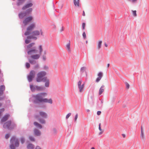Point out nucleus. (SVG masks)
<instances>
[{
    "label": "nucleus",
    "mask_w": 149,
    "mask_h": 149,
    "mask_svg": "<svg viewBox=\"0 0 149 149\" xmlns=\"http://www.w3.org/2000/svg\"><path fill=\"white\" fill-rule=\"evenodd\" d=\"M88 42V41L86 40V43L87 44Z\"/></svg>",
    "instance_id": "052dcab7"
},
{
    "label": "nucleus",
    "mask_w": 149,
    "mask_h": 149,
    "mask_svg": "<svg viewBox=\"0 0 149 149\" xmlns=\"http://www.w3.org/2000/svg\"><path fill=\"white\" fill-rule=\"evenodd\" d=\"M1 69H0V74H1Z\"/></svg>",
    "instance_id": "0e129e2a"
},
{
    "label": "nucleus",
    "mask_w": 149,
    "mask_h": 149,
    "mask_svg": "<svg viewBox=\"0 0 149 149\" xmlns=\"http://www.w3.org/2000/svg\"><path fill=\"white\" fill-rule=\"evenodd\" d=\"M82 81L81 79L80 80L78 83V86L79 88V92H82L83 91V89L84 86V83L81 84Z\"/></svg>",
    "instance_id": "9d476101"
},
{
    "label": "nucleus",
    "mask_w": 149,
    "mask_h": 149,
    "mask_svg": "<svg viewBox=\"0 0 149 149\" xmlns=\"http://www.w3.org/2000/svg\"><path fill=\"white\" fill-rule=\"evenodd\" d=\"M46 74L45 71H41L38 73L37 75L36 81L37 82H41L44 79H46V77H43Z\"/></svg>",
    "instance_id": "39448f33"
},
{
    "label": "nucleus",
    "mask_w": 149,
    "mask_h": 149,
    "mask_svg": "<svg viewBox=\"0 0 149 149\" xmlns=\"http://www.w3.org/2000/svg\"><path fill=\"white\" fill-rule=\"evenodd\" d=\"M1 105H2L1 103H0V107H1Z\"/></svg>",
    "instance_id": "e2e57ef3"
},
{
    "label": "nucleus",
    "mask_w": 149,
    "mask_h": 149,
    "mask_svg": "<svg viewBox=\"0 0 149 149\" xmlns=\"http://www.w3.org/2000/svg\"><path fill=\"white\" fill-rule=\"evenodd\" d=\"M53 131L54 133H56V130L55 129H53Z\"/></svg>",
    "instance_id": "864d4df0"
},
{
    "label": "nucleus",
    "mask_w": 149,
    "mask_h": 149,
    "mask_svg": "<svg viewBox=\"0 0 149 149\" xmlns=\"http://www.w3.org/2000/svg\"><path fill=\"white\" fill-rule=\"evenodd\" d=\"M91 149H95V148L93 147L91 148Z\"/></svg>",
    "instance_id": "bf43d9fd"
},
{
    "label": "nucleus",
    "mask_w": 149,
    "mask_h": 149,
    "mask_svg": "<svg viewBox=\"0 0 149 149\" xmlns=\"http://www.w3.org/2000/svg\"><path fill=\"white\" fill-rule=\"evenodd\" d=\"M32 8H30L27 10L25 12L27 13V15H28L30 13H31L32 12Z\"/></svg>",
    "instance_id": "bb28decb"
},
{
    "label": "nucleus",
    "mask_w": 149,
    "mask_h": 149,
    "mask_svg": "<svg viewBox=\"0 0 149 149\" xmlns=\"http://www.w3.org/2000/svg\"><path fill=\"white\" fill-rule=\"evenodd\" d=\"M33 19L32 16H29L24 18L23 21V23L24 25L26 26L33 20Z\"/></svg>",
    "instance_id": "6e6552de"
},
{
    "label": "nucleus",
    "mask_w": 149,
    "mask_h": 149,
    "mask_svg": "<svg viewBox=\"0 0 149 149\" xmlns=\"http://www.w3.org/2000/svg\"><path fill=\"white\" fill-rule=\"evenodd\" d=\"M74 5L76 6H79V0H74Z\"/></svg>",
    "instance_id": "aec40b11"
},
{
    "label": "nucleus",
    "mask_w": 149,
    "mask_h": 149,
    "mask_svg": "<svg viewBox=\"0 0 149 149\" xmlns=\"http://www.w3.org/2000/svg\"><path fill=\"white\" fill-rule=\"evenodd\" d=\"M11 144L10 147L11 149H15V147H18L19 145L18 140L15 136H13L10 141Z\"/></svg>",
    "instance_id": "20e7f679"
},
{
    "label": "nucleus",
    "mask_w": 149,
    "mask_h": 149,
    "mask_svg": "<svg viewBox=\"0 0 149 149\" xmlns=\"http://www.w3.org/2000/svg\"><path fill=\"white\" fill-rule=\"evenodd\" d=\"M29 139L30 140L32 141H35L34 139L31 136H30L29 137Z\"/></svg>",
    "instance_id": "58836bf2"
},
{
    "label": "nucleus",
    "mask_w": 149,
    "mask_h": 149,
    "mask_svg": "<svg viewBox=\"0 0 149 149\" xmlns=\"http://www.w3.org/2000/svg\"><path fill=\"white\" fill-rule=\"evenodd\" d=\"M26 68H28L30 67V64L28 63H26Z\"/></svg>",
    "instance_id": "72a5a7b5"
},
{
    "label": "nucleus",
    "mask_w": 149,
    "mask_h": 149,
    "mask_svg": "<svg viewBox=\"0 0 149 149\" xmlns=\"http://www.w3.org/2000/svg\"><path fill=\"white\" fill-rule=\"evenodd\" d=\"M82 35L84 39H85L86 38V36L85 32H84L83 33Z\"/></svg>",
    "instance_id": "e433bc0d"
},
{
    "label": "nucleus",
    "mask_w": 149,
    "mask_h": 149,
    "mask_svg": "<svg viewBox=\"0 0 149 149\" xmlns=\"http://www.w3.org/2000/svg\"><path fill=\"white\" fill-rule=\"evenodd\" d=\"M109 64H107V67H108V68L109 67Z\"/></svg>",
    "instance_id": "13d9d810"
},
{
    "label": "nucleus",
    "mask_w": 149,
    "mask_h": 149,
    "mask_svg": "<svg viewBox=\"0 0 149 149\" xmlns=\"http://www.w3.org/2000/svg\"><path fill=\"white\" fill-rule=\"evenodd\" d=\"M27 15V13L25 12H21L19 14V16L20 18L22 19L26 16Z\"/></svg>",
    "instance_id": "f8f14e48"
},
{
    "label": "nucleus",
    "mask_w": 149,
    "mask_h": 149,
    "mask_svg": "<svg viewBox=\"0 0 149 149\" xmlns=\"http://www.w3.org/2000/svg\"><path fill=\"white\" fill-rule=\"evenodd\" d=\"M20 141H21L22 143L23 144L24 143L25 140L24 138H22L20 139Z\"/></svg>",
    "instance_id": "f704fd0d"
},
{
    "label": "nucleus",
    "mask_w": 149,
    "mask_h": 149,
    "mask_svg": "<svg viewBox=\"0 0 149 149\" xmlns=\"http://www.w3.org/2000/svg\"><path fill=\"white\" fill-rule=\"evenodd\" d=\"M3 92L2 91H0V96L2 95L3 94Z\"/></svg>",
    "instance_id": "8fccbe9b"
},
{
    "label": "nucleus",
    "mask_w": 149,
    "mask_h": 149,
    "mask_svg": "<svg viewBox=\"0 0 149 149\" xmlns=\"http://www.w3.org/2000/svg\"><path fill=\"white\" fill-rule=\"evenodd\" d=\"M44 80L45 81V86L46 87H48L49 86V81L48 79H47L46 78V79H44Z\"/></svg>",
    "instance_id": "b1692460"
},
{
    "label": "nucleus",
    "mask_w": 149,
    "mask_h": 149,
    "mask_svg": "<svg viewBox=\"0 0 149 149\" xmlns=\"http://www.w3.org/2000/svg\"><path fill=\"white\" fill-rule=\"evenodd\" d=\"M39 115L42 118H46L47 117V115L46 113L42 111H40Z\"/></svg>",
    "instance_id": "4468645a"
},
{
    "label": "nucleus",
    "mask_w": 149,
    "mask_h": 149,
    "mask_svg": "<svg viewBox=\"0 0 149 149\" xmlns=\"http://www.w3.org/2000/svg\"><path fill=\"white\" fill-rule=\"evenodd\" d=\"M101 131V132H100L99 134V135H100L103 132V131Z\"/></svg>",
    "instance_id": "3c124183"
},
{
    "label": "nucleus",
    "mask_w": 149,
    "mask_h": 149,
    "mask_svg": "<svg viewBox=\"0 0 149 149\" xmlns=\"http://www.w3.org/2000/svg\"><path fill=\"white\" fill-rule=\"evenodd\" d=\"M125 84L126 85V88L127 89H129V88L130 86V85L128 83L126 82L125 83Z\"/></svg>",
    "instance_id": "473e14b6"
},
{
    "label": "nucleus",
    "mask_w": 149,
    "mask_h": 149,
    "mask_svg": "<svg viewBox=\"0 0 149 149\" xmlns=\"http://www.w3.org/2000/svg\"><path fill=\"white\" fill-rule=\"evenodd\" d=\"M5 98V96H3L1 97H0V100H2L3 99H4Z\"/></svg>",
    "instance_id": "a18cd8bd"
},
{
    "label": "nucleus",
    "mask_w": 149,
    "mask_h": 149,
    "mask_svg": "<svg viewBox=\"0 0 149 149\" xmlns=\"http://www.w3.org/2000/svg\"><path fill=\"white\" fill-rule=\"evenodd\" d=\"M103 76L102 73L100 72L98 74V77L97 78L96 80V81L97 82H98L101 79Z\"/></svg>",
    "instance_id": "ddd939ff"
},
{
    "label": "nucleus",
    "mask_w": 149,
    "mask_h": 149,
    "mask_svg": "<svg viewBox=\"0 0 149 149\" xmlns=\"http://www.w3.org/2000/svg\"><path fill=\"white\" fill-rule=\"evenodd\" d=\"M34 134L35 135L38 136L41 134L40 132L37 129H35L34 130Z\"/></svg>",
    "instance_id": "a211bd4d"
},
{
    "label": "nucleus",
    "mask_w": 149,
    "mask_h": 149,
    "mask_svg": "<svg viewBox=\"0 0 149 149\" xmlns=\"http://www.w3.org/2000/svg\"><path fill=\"white\" fill-rule=\"evenodd\" d=\"M104 45L106 47H108V45L106 43H104Z\"/></svg>",
    "instance_id": "5fc2aeb1"
},
{
    "label": "nucleus",
    "mask_w": 149,
    "mask_h": 149,
    "mask_svg": "<svg viewBox=\"0 0 149 149\" xmlns=\"http://www.w3.org/2000/svg\"><path fill=\"white\" fill-rule=\"evenodd\" d=\"M36 25L35 23H32L29 26L26 28V31L24 33L25 36H29L25 40L26 44L29 43L31 41L29 39H33L36 40L37 36H39L40 34V32L38 30H35L32 31L35 28Z\"/></svg>",
    "instance_id": "f257e3e1"
},
{
    "label": "nucleus",
    "mask_w": 149,
    "mask_h": 149,
    "mask_svg": "<svg viewBox=\"0 0 149 149\" xmlns=\"http://www.w3.org/2000/svg\"><path fill=\"white\" fill-rule=\"evenodd\" d=\"M35 74L36 72L34 71L31 70L29 74L27 77L28 80L29 82L32 81L33 79L35 76Z\"/></svg>",
    "instance_id": "1a4fd4ad"
},
{
    "label": "nucleus",
    "mask_w": 149,
    "mask_h": 149,
    "mask_svg": "<svg viewBox=\"0 0 149 149\" xmlns=\"http://www.w3.org/2000/svg\"><path fill=\"white\" fill-rule=\"evenodd\" d=\"M70 42H69V43L68 44L66 45V48L68 50L69 52L70 51Z\"/></svg>",
    "instance_id": "a878e982"
},
{
    "label": "nucleus",
    "mask_w": 149,
    "mask_h": 149,
    "mask_svg": "<svg viewBox=\"0 0 149 149\" xmlns=\"http://www.w3.org/2000/svg\"><path fill=\"white\" fill-rule=\"evenodd\" d=\"M86 69V68L85 67H82L80 69L81 72L82 73L85 71Z\"/></svg>",
    "instance_id": "c756f323"
},
{
    "label": "nucleus",
    "mask_w": 149,
    "mask_h": 149,
    "mask_svg": "<svg viewBox=\"0 0 149 149\" xmlns=\"http://www.w3.org/2000/svg\"><path fill=\"white\" fill-rule=\"evenodd\" d=\"M30 87L31 91L32 92H34L35 91H40L44 90V88L42 86H34L32 85H30Z\"/></svg>",
    "instance_id": "423d86ee"
},
{
    "label": "nucleus",
    "mask_w": 149,
    "mask_h": 149,
    "mask_svg": "<svg viewBox=\"0 0 149 149\" xmlns=\"http://www.w3.org/2000/svg\"><path fill=\"white\" fill-rule=\"evenodd\" d=\"M5 90V86L4 85H2L0 86V91H2L3 92V91Z\"/></svg>",
    "instance_id": "393cba45"
},
{
    "label": "nucleus",
    "mask_w": 149,
    "mask_h": 149,
    "mask_svg": "<svg viewBox=\"0 0 149 149\" xmlns=\"http://www.w3.org/2000/svg\"><path fill=\"white\" fill-rule=\"evenodd\" d=\"M35 118L36 119L38 120L40 123L42 124H45V120L42 118H40L38 116H35Z\"/></svg>",
    "instance_id": "9b49d317"
},
{
    "label": "nucleus",
    "mask_w": 149,
    "mask_h": 149,
    "mask_svg": "<svg viewBox=\"0 0 149 149\" xmlns=\"http://www.w3.org/2000/svg\"><path fill=\"white\" fill-rule=\"evenodd\" d=\"M15 126L16 125L15 124H11V122L10 121H8L4 123L3 126L4 128L9 129H13Z\"/></svg>",
    "instance_id": "0eeeda50"
},
{
    "label": "nucleus",
    "mask_w": 149,
    "mask_h": 149,
    "mask_svg": "<svg viewBox=\"0 0 149 149\" xmlns=\"http://www.w3.org/2000/svg\"><path fill=\"white\" fill-rule=\"evenodd\" d=\"M144 132V130L142 127L141 126V132Z\"/></svg>",
    "instance_id": "49530a36"
},
{
    "label": "nucleus",
    "mask_w": 149,
    "mask_h": 149,
    "mask_svg": "<svg viewBox=\"0 0 149 149\" xmlns=\"http://www.w3.org/2000/svg\"><path fill=\"white\" fill-rule=\"evenodd\" d=\"M34 125L37 127H38L40 129H41L42 127V125L39 124L37 122H35L34 123Z\"/></svg>",
    "instance_id": "f3484780"
},
{
    "label": "nucleus",
    "mask_w": 149,
    "mask_h": 149,
    "mask_svg": "<svg viewBox=\"0 0 149 149\" xmlns=\"http://www.w3.org/2000/svg\"><path fill=\"white\" fill-rule=\"evenodd\" d=\"M34 42L29 44L27 46V48L28 49L27 54L31 55V58L34 59H38L39 58L43 51L42 46L40 45L39 46V52L36 49L35 47H33L35 45Z\"/></svg>",
    "instance_id": "f03ea898"
},
{
    "label": "nucleus",
    "mask_w": 149,
    "mask_h": 149,
    "mask_svg": "<svg viewBox=\"0 0 149 149\" xmlns=\"http://www.w3.org/2000/svg\"><path fill=\"white\" fill-rule=\"evenodd\" d=\"M32 6L33 4L32 3H28L23 7L22 9L24 10L28 8L31 7Z\"/></svg>",
    "instance_id": "2eb2a0df"
},
{
    "label": "nucleus",
    "mask_w": 149,
    "mask_h": 149,
    "mask_svg": "<svg viewBox=\"0 0 149 149\" xmlns=\"http://www.w3.org/2000/svg\"><path fill=\"white\" fill-rule=\"evenodd\" d=\"M71 115V113H68L66 116V118L68 119L69 118V117Z\"/></svg>",
    "instance_id": "ea45409f"
},
{
    "label": "nucleus",
    "mask_w": 149,
    "mask_h": 149,
    "mask_svg": "<svg viewBox=\"0 0 149 149\" xmlns=\"http://www.w3.org/2000/svg\"><path fill=\"white\" fill-rule=\"evenodd\" d=\"M101 113V112L100 111H98L97 112V114L98 115H100Z\"/></svg>",
    "instance_id": "de8ad7c7"
},
{
    "label": "nucleus",
    "mask_w": 149,
    "mask_h": 149,
    "mask_svg": "<svg viewBox=\"0 0 149 149\" xmlns=\"http://www.w3.org/2000/svg\"><path fill=\"white\" fill-rule=\"evenodd\" d=\"M104 85H102L101 86V88H100L99 93V95H101L102 93L104 91Z\"/></svg>",
    "instance_id": "5701e85b"
},
{
    "label": "nucleus",
    "mask_w": 149,
    "mask_h": 149,
    "mask_svg": "<svg viewBox=\"0 0 149 149\" xmlns=\"http://www.w3.org/2000/svg\"><path fill=\"white\" fill-rule=\"evenodd\" d=\"M122 135V136H123V137H125V135L124 134H123Z\"/></svg>",
    "instance_id": "6e6d98bb"
},
{
    "label": "nucleus",
    "mask_w": 149,
    "mask_h": 149,
    "mask_svg": "<svg viewBox=\"0 0 149 149\" xmlns=\"http://www.w3.org/2000/svg\"><path fill=\"white\" fill-rule=\"evenodd\" d=\"M10 136V134H6L5 135V138L6 139H8L9 138Z\"/></svg>",
    "instance_id": "2f4dec72"
},
{
    "label": "nucleus",
    "mask_w": 149,
    "mask_h": 149,
    "mask_svg": "<svg viewBox=\"0 0 149 149\" xmlns=\"http://www.w3.org/2000/svg\"><path fill=\"white\" fill-rule=\"evenodd\" d=\"M29 61L30 63H31L32 64H35L36 63V61L33 60H31L30 59H29Z\"/></svg>",
    "instance_id": "cd10ccee"
},
{
    "label": "nucleus",
    "mask_w": 149,
    "mask_h": 149,
    "mask_svg": "<svg viewBox=\"0 0 149 149\" xmlns=\"http://www.w3.org/2000/svg\"><path fill=\"white\" fill-rule=\"evenodd\" d=\"M26 0H17L18 2L17 3L18 6H19L22 5Z\"/></svg>",
    "instance_id": "4be33fe9"
},
{
    "label": "nucleus",
    "mask_w": 149,
    "mask_h": 149,
    "mask_svg": "<svg viewBox=\"0 0 149 149\" xmlns=\"http://www.w3.org/2000/svg\"><path fill=\"white\" fill-rule=\"evenodd\" d=\"M28 149H33L34 148V146L31 143L29 144L27 146Z\"/></svg>",
    "instance_id": "6ab92c4d"
},
{
    "label": "nucleus",
    "mask_w": 149,
    "mask_h": 149,
    "mask_svg": "<svg viewBox=\"0 0 149 149\" xmlns=\"http://www.w3.org/2000/svg\"><path fill=\"white\" fill-rule=\"evenodd\" d=\"M39 68V66L38 64H37L34 67V69H36Z\"/></svg>",
    "instance_id": "4c0bfd02"
},
{
    "label": "nucleus",
    "mask_w": 149,
    "mask_h": 149,
    "mask_svg": "<svg viewBox=\"0 0 149 149\" xmlns=\"http://www.w3.org/2000/svg\"><path fill=\"white\" fill-rule=\"evenodd\" d=\"M4 111V108L1 109H0V117L1 115V113Z\"/></svg>",
    "instance_id": "c9c22d12"
},
{
    "label": "nucleus",
    "mask_w": 149,
    "mask_h": 149,
    "mask_svg": "<svg viewBox=\"0 0 149 149\" xmlns=\"http://www.w3.org/2000/svg\"><path fill=\"white\" fill-rule=\"evenodd\" d=\"M132 2V3H134L136 2L137 0H128Z\"/></svg>",
    "instance_id": "a19ab883"
},
{
    "label": "nucleus",
    "mask_w": 149,
    "mask_h": 149,
    "mask_svg": "<svg viewBox=\"0 0 149 149\" xmlns=\"http://www.w3.org/2000/svg\"><path fill=\"white\" fill-rule=\"evenodd\" d=\"M44 68L45 69H47L48 68V67H47L45 66V67H44Z\"/></svg>",
    "instance_id": "4d7b16f0"
},
{
    "label": "nucleus",
    "mask_w": 149,
    "mask_h": 149,
    "mask_svg": "<svg viewBox=\"0 0 149 149\" xmlns=\"http://www.w3.org/2000/svg\"><path fill=\"white\" fill-rule=\"evenodd\" d=\"M47 95V93H42L33 96V97L36 100L40 102L48 103L52 104V100L51 99L48 100L47 98H43V97L46 96Z\"/></svg>",
    "instance_id": "7ed1b4c3"
},
{
    "label": "nucleus",
    "mask_w": 149,
    "mask_h": 149,
    "mask_svg": "<svg viewBox=\"0 0 149 149\" xmlns=\"http://www.w3.org/2000/svg\"><path fill=\"white\" fill-rule=\"evenodd\" d=\"M78 115L77 114L75 116V119H74V120H75V121H76V120L77 119V118H78Z\"/></svg>",
    "instance_id": "c03bdc74"
},
{
    "label": "nucleus",
    "mask_w": 149,
    "mask_h": 149,
    "mask_svg": "<svg viewBox=\"0 0 149 149\" xmlns=\"http://www.w3.org/2000/svg\"><path fill=\"white\" fill-rule=\"evenodd\" d=\"M36 149H41L39 146H37L36 147Z\"/></svg>",
    "instance_id": "09e8293b"
},
{
    "label": "nucleus",
    "mask_w": 149,
    "mask_h": 149,
    "mask_svg": "<svg viewBox=\"0 0 149 149\" xmlns=\"http://www.w3.org/2000/svg\"><path fill=\"white\" fill-rule=\"evenodd\" d=\"M132 14L133 15L134 17H136L137 16V14L136 13V10H132Z\"/></svg>",
    "instance_id": "7c9ffc66"
},
{
    "label": "nucleus",
    "mask_w": 149,
    "mask_h": 149,
    "mask_svg": "<svg viewBox=\"0 0 149 149\" xmlns=\"http://www.w3.org/2000/svg\"><path fill=\"white\" fill-rule=\"evenodd\" d=\"M102 41L101 40H99L98 42V45L97 47V48L98 50L100 49L101 47L102 44Z\"/></svg>",
    "instance_id": "412c9836"
},
{
    "label": "nucleus",
    "mask_w": 149,
    "mask_h": 149,
    "mask_svg": "<svg viewBox=\"0 0 149 149\" xmlns=\"http://www.w3.org/2000/svg\"><path fill=\"white\" fill-rule=\"evenodd\" d=\"M99 129L100 131H103L101 127V123H100L99 125Z\"/></svg>",
    "instance_id": "37998d69"
},
{
    "label": "nucleus",
    "mask_w": 149,
    "mask_h": 149,
    "mask_svg": "<svg viewBox=\"0 0 149 149\" xmlns=\"http://www.w3.org/2000/svg\"><path fill=\"white\" fill-rule=\"evenodd\" d=\"M141 138L142 139H144L145 138V136L144 132H141Z\"/></svg>",
    "instance_id": "c85d7f7f"
},
{
    "label": "nucleus",
    "mask_w": 149,
    "mask_h": 149,
    "mask_svg": "<svg viewBox=\"0 0 149 149\" xmlns=\"http://www.w3.org/2000/svg\"><path fill=\"white\" fill-rule=\"evenodd\" d=\"M82 15L83 16H85V12H84V11H83V13Z\"/></svg>",
    "instance_id": "603ef678"
},
{
    "label": "nucleus",
    "mask_w": 149,
    "mask_h": 149,
    "mask_svg": "<svg viewBox=\"0 0 149 149\" xmlns=\"http://www.w3.org/2000/svg\"><path fill=\"white\" fill-rule=\"evenodd\" d=\"M87 111L88 112L89 111V109H88L87 110Z\"/></svg>",
    "instance_id": "680f3d73"
},
{
    "label": "nucleus",
    "mask_w": 149,
    "mask_h": 149,
    "mask_svg": "<svg viewBox=\"0 0 149 149\" xmlns=\"http://www.w3.org/2000/svg\"><path fill=\"white\" fill-rule=\"evenodd\" d=\"M10 115L9 114L6 115L1 119V121L2 122H3L7 120L8 118L10 117Z\"/></svg>",
    "instance_id": "dca6fc26"
},
{
    "label": "nucleus",
    "mask_w": 149,
    "mask_h": 149,
    "mask_svg": "<svg viewBox=\"0 0 149 149\" xmlns=\"http://www.w3.org/2000/svg\"><path fill=\"white\" fill-rule=\"evenodd\" d=\"M85 23H82V28L84 30L85 29Z\"/></svg>",
    "instance_id": "79ce46f5"
}]
</instances>
